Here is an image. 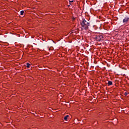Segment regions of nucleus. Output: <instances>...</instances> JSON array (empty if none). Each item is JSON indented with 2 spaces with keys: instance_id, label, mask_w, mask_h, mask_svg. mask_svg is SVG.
I'll list each match as a JSON object with an SVG mask.
<instances>
[{
  "instance_id": "f257e3e1",
  "label": "nucleus",
  "mask_w": 129,
  "mask_h": 129,
  "mask_svg": "<svg viewBox=\"0 0 129 129\" xmlns=\"http://www.w3.org/2000/svg\"><path fill=\"white\" fill-rule=\"evenodd\" d=\"M81 25L83 28V29H85V30H87L88 29V27H89V22H88L85 19H83V21L81 23Z\"/></svg>"
},
{
  "instance_id": "f03ea898",
  "label": "nucleus",
  "mask_w": 129,
  "mask_h": 129,
  "mask_svg": "<svg viewBox=\"0 0 129 129\" xmlns=\"http://www.w3.org/2000/svg\"><path fill=\"white\" fill-rule=\"evenodd\" d=\"M128 21H129V18H125L123 20V23L126 24L128 22Z\"/></svg>"
},
{
  "instance_id": "7ed1b4c3",
  "label": "nucleus",
  "mask_w": 129,
  "mask_h": 129,
  "mask_svg": "<svg viewBox=\"0 0 129 129\" xmlns=\"http://www.w3.org/2000/svg\"><path fill=\"white\" fill-rule=\"evenodd\" d=\"M68 117H69V115H67L64 117V120H67L68 119Z\"/></svg>"
},
{
  "instance_id": "20e7f679",
  "label": "nucleus",
  "mask_w": 129,
  "mask_h": 129,
  "mask_svg": "<svg viewBox=\"0 0 129 129\" xmlns=\"http://www.w3.org/2000/svg\"><path fill=\"white\" fill-rule=\"evenodd\" d=\"M99 38H100V39H99V40H103V36L102 35L99 36Z\"/></svg>"
},
{
  "instance_id": "39448f33",
  "label": "nucleus",
  "mask_w": 129,
  "mask_h": 129,
  "mask_svg": "<svg viewBox=\"0 0 129 129\" xmlns=\"http://www.w3.org/2000/svg\"><path fill=\"white\" fill-rule=\"evenodd\" d=\"M108 86H109L110 85H112V82H111V81H109V82H108Z\"/></svg>"
},
{
  "instance_id": "423d86ee",
  "label": "nucleus",
  "mask_w": 129,
  "mask_h": 129,
  "mask_svg": "<svg viewBox=\"0 0 129 129\" xmlns=\"http://www.w3.org/2000/svg\"><path fill=\"white\" fill-rule=\"evenodd\" d=\"M30 65H31V64H30V63H27V68H30Z\"/></svg>"
},
{
  "instance_id": "0eeeda50",
  "label": "nucleus",
  "mask_w": 129,
  "mask_h": 129,
  "mask_svg": "<svg viewBox=\"0 0 129 129\" xmlns=\"http://www.w3.org/2000/svg\"><path fill=\"white\" fill-rule=\"evenodd\" d=\"M24 11H21L20 14H21V16H23V15H24Z\"/></svg>"
},
{
  "instance_id": "6e6552de",
  "label": "nucleus",
  "mask_w": 129,
  "mask_h": 129,
  "mask_svg": "<svg viewBox=\"0 0 129 129\" xmlns=\"http://www.w3.org/2000/svg\"><path fill=\"white\" fill-rule=\"evenodd\" d=\"M124 95H125V96H126V95H127V93L125 92V93H124Z\"/></svg>"
},
{
  "instance_id": "1a4fd4ad",
  "label": "nucleus",
  "mask_w": 129,
  "mask_h": 129,
  "mask_svg": "<svg viewBox=\"0 0 129 129\" xmlns=\"http://www.w3.org/2000/svg\"><path fill=\"white\" fill-rule=\"evenodd\" d=\"M71 3H73V1H70Z\"/></svg>"
}]
</instances>
